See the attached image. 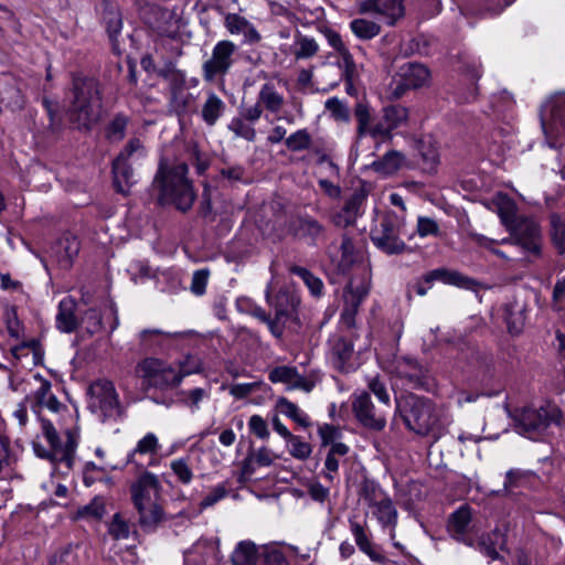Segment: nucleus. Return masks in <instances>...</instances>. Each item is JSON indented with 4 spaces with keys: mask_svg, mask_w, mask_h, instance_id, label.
I'll use <instances>...</instances> for the list:
<instances>
[{
    "mask_svg": "<svg viewBox=\"0 0 565 565\" xmlns=\"http://www.w3.org/2000/svg\"><path fill=\"white\" fill-rule=\"evenodd\" d=\"M30 403L33 413L41 422L42 433L50 445V449L46 450L34 441V452L40 458H50L53 461L65 463L66 468L70 469L78 444L77 429H67L64 434V440H61L51 422L42 417L44 409L57 414L66 407L52 393L51 383L47 381H41L40 387L30 397Z\"/></svg>",
    "mask_w": 565,
    "mask_h": 565,
    "instance_id": "nucleus-1",
    "label": "nucleus"
},
{
    "mask_svg": "<svg viewBox=\"0 0 565 565\" xmlns=\"http://www.w3.org/2000/svg\"><path fill=\"white\" fill-rule=\"evenodd\" d=\"M492 204L502 224L510 232L511 237L495 241L486 236H478L479 245L503 259H509V257L498 248L499 245L515 244L521 246L525 253L537 256L541 252L542 243L539 225L531 218L518 217L516 205L507 194H495L492 199Z\"/></svg>",
    "mask_w": 565,
    "mask_h": 565,
    "instance_id": "nucleus-2",
    "label": "nucleus"
},
{
    "mask_svg": "<svg viewBox=\"0 0 565 565\" xmlns=\"http://www.w3.org/2000/svg\"><path fill=\"white\" fill-rule=\"evenodd\" d=\"M161 490L158 476L147 470L130 484L131 501L142 526H154L162 521L163 509L159 502Z\"/></svg>",
    "mask_w": 565,
    "mask_h": 565,
    "instance_id": "nucleus-3",
    "label": "nucleus"
},
{
    "mask_svg": "<svg viewBox=\"0 0 565 565\" xmlns=\"http://www.w3.org/2000/svg\"><path fill=\"white\" fill-rule=\"evenodd\" d=\"M186 174L188 166L184 162L170 168L161 163L154 179V183L160 189V201L171 203L183 212L191 209L195 199L192 183Z\"/></svg>",
    "mask_w": 565,
    "mask_h": 565,
    "instance_id": "nucleus-4",
    "label": "nucleus"
},
{
    "mask_svg": "<svg viewBox=\"0 0 565 565\" xmlns=\"http://www.w3.org/2000/svg\"><path fill=\"white\" fill-rule=\"evenodd\" d=\"M72 97L68 109L72 121L87 127L98 119L102 104L98 85L93 77L76 76L73 81Z\"/></svg>",
    "mask_w": 565,
    "mask_h": 565,
    "instance_id": "nucleus-5",
    "label": "nucleus"
},
{
    "mask_svg": "<svg viewBox=\"0 0 565 565\" xmlns=\"http://www.w3.org/2000/svg\"><path fill=\"white\" fill-rule=\"evenodd\" d=\"M561 412L555 405L539 408L524 407L513 414L516 431L532 440H541L553 425L559 423Z\"/></svg>",
    "mask_w": 565,
    "mask_h": 565,
    "instance_id": "nucleus-6",
    "label": "nucleus"
},
{
    "mask_svg": "<svg viewBox=\"0 0 565 565\" xmlns=\"http://www.w3.org/2000/svg\"><path fill=\"white\" fill-rule=\"evenodd\" d=\"M360 499L383 527H391L390 536L394 541L398 513L388 494L376 483L365 481L360 491Z\"/></svg>",
    "mask_w": 565,
    "mask_h": 565,
    "instance_id": "nucleus-7",
    "label": "nucleus"
},
{
    "mask_svg": "<svg viewBox=\"0 0 565 565\" xmlns=\"http://www.w3.org/2000/svg\"><path fill=\"white\" fill-rule=\"evenodd\" d=\"M146 157V149L140 139H131L125 149L113 162L114 185L120 193H128L137 182V174L132 168Z\"/></svg>",
    "mask_w": 565,
    "mask_h": 565,
    "instance_id": "nucleus-8",
    "label": "nucleus"
},
{
    "mask_svg": "<svg viewBox=\"0 0 565 565\" xmlns=\"http://www.w3.org/2000/svg\"><path fill=\"white\" fill-rule=\"evenodd\" d=\"M405 231V217L395 212H387L371 232L373 244L386 254L402 253L406 245L401 236Z\"/></svg>",
    "mask_w": 565,
    "mask_h": 565,
    "instance_id": "nucleus-9",
    "label": "nucleus"
},
{
    "mask_svg": "<svg viewBox=\"0 0 565 565\" xmlns=\"http://www.w3.org/2000/svg\"><path fill=\"white\" fill-rule=\"evenodd\" d=\"M88 407L102 422L116 420L122 413L116 388L106 380L96 381L89 386Z\"/></svg>",
    "mask_w": 565,
    "mask_h": 565,
    "instance_id": "nucleus-10",
    "label": "nucleus"
},
{
    "mask_svg": "<svg viewBox=\"0 0 565 565\" xmlns=\"http://www.w3.org/2000/svg\"><path fill=\"white\" fill-rule=\"evenodd\" d=\"M402 416L406 426L419 435L429 434L438 423L435 405L418 396H409L405 401Z\"/></svg>",
    "mask_w": 565,
    "mask_h": 565,
    "instance_id": "nucleus-11",
    "label": "nucleus"
},
{
    "mask_svg": "<svg viewBox=\"0 0 565 565\" xmlns=\"http://www.w3.org/2000/svg\"><path fill=\"white\" fill-rule=\"evenodd\" d=\"M137 370L145 383L162 391L181 384L175 366L159 359H145Z\"/></svg>",
    "mask_w": 565,
    "mask_h": 565,
    "instance_id": "nucleus-12",
    "label": "nucleus"
},
{
    "mask_svg": "<svg viewBox=\"0 0 565 565\" xmlns=\"http://www.w3.org/2000/svg\"><path fill=\"white\" fill-rule=\"evenodd\" d=\"M370 291V276L365 268L361 278H352L344 294L345 308L342 311V321L352 327L359 305Z\"/></svg>",
    "mask_w": 565,
    "mask_h": 565,
    "instance_id": "nucleus-13",
    "label": "nucleus"
},
{
    "mask_svg": "<svg viewBox=\"0 0 565 565\" xmlns=\"http://www.w3.org/2000/svg\"><path fill=\"white\" fill-rule=\"evenodd\" d=\"M386 370L413 388L423 386L426 381L425 367L414 359L395 358L388 362Z\"/></svg>",
    "mask_w": 565,
    "mask_h": 565,
    "instance_id": "nucleus-14",
    "label": "nucleus"
},
{
    "mask_svg": "<svg viewBox=\"0 0 565 565\" xmlns=\"http://www.w3.org/2000/svg\"><path fill=\"white\" fill-rule=\"evenodd\" d=\"M352 406L356 419L364 427L373 430H382L385 427V414L375 409L367 393L363 392L356 395Z\"/></svg>",
    "mask_w": 565,
    "mask_h": 565,
    "instance_id": "nucleus-15",
    "label": "nucleus"
},
{
    "mask_svg": "<svg viewBox=\"0 0 565 565\" xmlns=\"http://www.w3.org/2000/svg\"><path fill=\"white\" fill-rule=\"evenodd\" d=\"M362 13H374L386 24L394 25L405 14L403 0H365L360 4Z\"/></svg>",
    "mask_w": 565,
    "mask_h": 565,
    "instance_id": "nucleus-16",
    "label": "nucleus"
},
{
    "mask_svg": "<svg viewBox=\"0 0 565 565\" xmlns=\"http://www.w3.org/2000/svg\"><path fill=\"white\" fill-rule=\"evenodd\" d=\"M289 232L294 236L315 245L324 235L326 228L311 215L299 213L290 220Z\"/></svg>",
    "mask_w": 565,
    "mask_h": 565,
    "instance_id": "nucleus-17",
    "label": "nucleus"
},
{
    "mask_svg": "<svg viewBox=\"0 0 565 565\" xmlns=\"http://www.w3.org/2000/svg\"><path fill=\"white\" fill-rule=\"evenodd\" d=\"M100 22L105 28L108 39L111 43L113 51L116 54L120 53L119 36L121 34L124 21L122 13L117 2H106L99 9Z\"/></svg>",
    "mask_w": 565,
    "mask_h": 565,
    "instance_id": "nucleus-18",
    "label": "nucleus"
},
{
    "mask_svg": "<svg viewBox=\"0 0 565 565\" xmlns=\"http://www.w3.org/2000/svg\"><path fill=\"white\" fill-rule=\"evenodd\" d=\"M81 244L75 235L65 233L51 247L50 257L62 268L70 269L77 257Z\"/></svg>",
    "mask_w": 565,
    "mask_h": 565,
    "instance_id": "nucleus-19",
    "label": "nucleus"
},
{
    "mask_svg": "<svg viewBox=\"0 0 565 565\" xmlns=\"http://www.w3.org/2000/svg\"><path fill=\"white\" fill-rule=\"evenodd\" d=\"M268 379L271 383H282L287 390H300L306 393L312 391L315 382L301 375L296 367L280 365L270 370Z\"/></svg>",
    "mask_w": 565,
    "mask_h": 565,
    "instance_id": "nucleus-20",
    "label": "nucleus"
},
{
    "mask_svg": "<svg viewBox=\"0 0 565 565\" xmlns=\"http://www.w3.org/2000/svg\"><path fill=\"white\" fill-rule=\"evenodd\" d=\"M329 358L333 366L340 372L353 370V345L342 335L334 333L329 339Z\"/></svg>",
    "mask_w": 565,
    "mask_h": 565,
    "instance_id": "nucleus-21",
    "label": "nucleus"
},
{
    "mask_svg": "<svg viewBox=\"0 0 565 565\" xmlns=\"http://www.w3.org/2000/svg\"><path fill=\"white\" fill-rule=\"evenodd\" d=\"M408 117L407 108L396 105L384 109L383 118L372 128L374 139L391 138V131L403 125Z\"/></svg>",
    "mask_w": 565,
    "mask_h": 565,
    "instance_id": "nucleus-22",
    "label": "nucleus"
},
{
    "mask_svg": "<svg viewBox=\"0 0 565 565\" xmlns=\"http://www.w3.org/2000/svg\"><path fill=\"white\" fill-rule=\"evenodd\" d=\"M159 449L160 443L157 435L153 433H147L137 441L135 448L128 452L127 463L135 465L136 467L143 469V465L139 459L143 456H148L150 460L147 466H156L157 461L153 459V457L158 454Z\"/></svg>",
    "mask_w": 565,
    "mask_h": 565,
    "instance_id": "nucleus-23",
    "label": "nucleus"
},
{
    "mask_svg": "<svg viewBox=\"0 0 565 565\" xmlns=\"http://www.w3.org/2000/svg\"><path fill=\"white\" fill-rule=\"evenodd\" d=\"M429 82V73H395L388 87V96L399 98L409 88H420Z\"/></svg>",
    "mask_w": 565,
    "mask_h": 565,
    "instance_id": "nucleus-24",
    "label": "nucleus"
},
{
    "mask_svg": "<svg viewBox=\"0 0 565 565\" xmlns=\"http://www.w3.org/2000/svg\"><path fill=\"white\" fill-rule=\"evenodd\" d=\"M236 46L233 42L223 40L215 44L212 57L204 63V71H228L234 62Z\"/></svg>",
    "mask_w": 565,
    "mask_h": 565,
    "instance_id": "nucleus-25",
    "label": "nucleus"
},
{
    "mask_svg": "<svg viewBox=\"0 0 565 565\" xmlns=\"http://www.w3.org/2000/svg\"><path fill=\"white\" fill-rule=\"evenodd\" d=\"M565 106V95L558 94L547 100L541 110V121L544 134L548 137L554 134L557 120L562 119V109Z\"/></svg>",
    "mask_w": 565,
    "mask_h": 565,
    "instance_id": "nucleus-26",
    "label": "nucleus"
},
{
    "mask_svg": "<svg viewBox=\"0 0 565 565\" xmlns=\"http://www.w3.org/2000/svg\"><path fill=\"white\" fill-rule=\"evenodd\" d=\"M350 530L358 547L366 554L371 561L381 564H385L387 562V558L376 550L369 539L364 525L359 523L356 520L350 519Z\"/></svg>",
    "mask_w": 565,
    "mask_h": 565,
    "instance_id": "nucleus-27",
    "label": "nucleus"
},
{
    "mask_svg": "<svg viewBox=\"0 0 565 565\" xmlns=\"http://www.w3.org/2000/svg\"><path fill=\"white\" fill-rule=\"evenodd\" d=\"M224 24L231 34H242L245 42L256 43L260 40V35L255 26L237 13L226 14Z\"/></svg>",
    "mask_w": 565,
    "mask_h": 565,
    "instance_id": "nucleus-28",
    "label": "nucleus"
},
{
    "mask_svg": "<svg viewBox=\"0 0 565 565\" xmlns=\"http://www.w3.org/2000/svg\"><path fill=\"white\" fill-rule=\"evenodd\" d=\"M362 191L354 192L345 202L343 209L334 215L333 221L338 226H349L355 222L361 214V207L365 201Z\"/></svg>",
    "mask_w": 565,
    "mask_h": 565,
    "instance_id": "nucleus-29",
    "label": "nucleus"
},
{
    "mask_svg": "<svg viewBox=\"0 0 565 565\" xmlns=\"http://www.w3.org/2000/svg\"><path fill=\"white\" fill-rule=\"evenodd\" d=\"M439 281L445 285L450 286H459V274L454 270H448L446 268H438L427 273L422 281H418L415 286V290L417 295L425 296L430 286L435 282Z\"/></svg>",
    "mask_w": 565,
    "mask_h": 565,
    "instance_id": "nucleus-30",
    "label": "nucleus"
},
{
    "mask_svg": "<svg viewBox=\"0 0 565 565\" xmlns=\"http://www.w3.org/2000/svg\"><path fill=\"white\" fill-rule=\"evenodd\" d=\"M184 332H166L160 329H146L139 333L140 345L146 350L163 348L170 341L184 337Z\"/></svg>",
    "mask_w": 565,
    "mask_h": 565,
    "instance_id": "nucleus-31",
    "label": "nucleus"
},
{
    "mask_svg": "<svg viewBox=\"0 0 565 565\" xmlns=\"http://www.w3.org/2000/svg\"><path fill=\"white\" fill-rule=\"evenodd\" d=\"M203 556L202 562H206L209 558L218 557V541L217 540H200L193 547L184 555V565H195L196 556Z\"/></svg>",
    "mask_w": 565,
    "mask_h": 565,
    "instance_id": "nucleus-32",
    "label": "nucleus"
},
{
    "mask_svg": "<svg viewBox=\"0 0 565 565\" xmlns=\"http://www.w3.org/2000/svg\"><path fill=\"white\" fill-rule=\"evenodd\" d=\"M75 301L71 297H66L60 301L58 312L56 315V326L63 332H72L77 327L75 316Z\"/></svg>",
    "mask_w": 565,
    "mask_h": 565,
    "instance_id": "nucleus-33",
    "label": "nucleus"
},
{
    "mask_svg": "<svg viewBox=\"0 0 565 565\" xmlns=\"http://www.w3.org/2000/svg\"><path fill=\"white\" fill-rule=\"evenodd\" d=\"M349 451V447L345 444H333L326 457L323 477L333 482L338 477L340 458L344 457Z\"/></svg>",
    "mask_w": 565,
    "mask_h": 565,
    "instance_id": "nucleus-34",
    "label": "nucleus"
},
{
    "mask_svg": "<svg viewBox=\"0 0 565 565\" xmlns=\"http://www.w3.org/2000/svg\"><path fill=\"white\" fill-rule=\"evenodd\" d=\"M275 459H277V456H275L270 449L260 447L248 455V457L244 460L243 472L246 475H252L255 470V467H268L275 461Z\"/></svg>",
    "mask_w": 565,
    "mask_h": 565,
    "instance_id": "nucleus-35",
    "label": "nucleus"
},
{
    "mask_svg": "<svg viewBox=\"0 0 565 565\" xmlns=\"http://www.w3.org/2000/svg\"><path fill=\"white\" fill-rule=\"evenodd\" d=\"M258 559V550L254 542H239L232 553L233 565H256Z\"/></svg>",
    "mask_w": 565,
    "mask_h": 565,
    "instance_id": "nucleus-36",
    "label": "nucleus"
},
{
    "mask_svg": "<svg viewBox=\"0 0 565 565\" xmlns=\"http://www.w3.org/2000/svg\"><path fill=\"white\" fill-rule=\"evenodd\" d=\"M406 163L403 153L398 151H388L381 160L372 163L374 170L379 173L388 175L399 170Z\"/></svg>",
    "mask_w": 565,
    "mask_h": 565,
    "instance_id": "nucleus-37",
    "label": "nucleus"
},
{
    "mask_svg": "<svg viewBox=\"0 0 565 565\" xmlns=\"http://www.w3.org/2000/svg\"><path fill=\"white\" fill-rule=\"evenodd\" d=\"M278 407L285 416L292 419L299 426L303 428L310 426L309 416L295 403L288 401L287 398H280L278 401Z\"/></svg>",
    "mask_w": 565,
    "mask_h": 565,
    "instance_id": "nucleus-38",
    "label": "nucleus"
},
{
    "mask_svg": "<svg viewBox=\"0 0 565 565\" xmlns=\"http://www.w3.org/2000/svg\"><path fill=\"white\" fill-rule=\"evenodd\" d=\"M350 29L361 40H371L381 32V26L366 19H354L350 23Z\"/></svg>",
    "mask_w": 565,
    "mask_h": 565,
    "instance_id": "nucleus-39",
    "label": "nucleus"
},
{
    "mask_svg": "<svg viewBox=\"0 0 565 565\" xmlns=\"http://www.w3.org/2000/svg\"><path fill=\"white\" fill-rule=\"evenodd\" d=\"M224 103L215 94H211L202 108V118L209 125L213 126L224 110Z\"/></svg>",
    "mask_w": 565,
    "mask_h": 565,
    "instance_id": "nucleus-40",
    "label": "nucleus"
},
{
    "mask_svg": "<svg viewBox=\"0 0 565 565\" xmlns=\"http://www.w3.org/2000/svg\"><path fill=\"white\" fill-rule=\"evenodd\" d=\"M504 543V535L499 531H494L487 540L482 539L479 542V548L490 559H497Z\"/></svg>",
    "mask_w": 565,
    "mask_h": 565,
    "instance_id": "nucleus-41",
    "label": "nucleus"
},
{
    "mask_svg": "<svg viewBox=\"0 0 565 565\" xmlns=\"http://www.w3.org/2000/svg\"><path fill=\"white\" fill-rule=\"evenodd\" d=\"M258 103L263 104L268 111L278 113L284 105V98L271 85L266 84L259 92Z\"/></svg>",
    "mask_w": 565,
    "mask_h": 565,
    "instance_id": "nucleus-42",
    "label": "nucleus"
},
{
    "mask_svg": "<svg viewBox=\"0 0 565 565\" xmlns=\"http://www.w3.org/2000/svg\"><path fill=\"white\" fill-rule=\"evenodd\" d=\"M177 374L180 376V383L185 376L201 373L203 370V362L200 356L194 354H186L178 362L175 366Z\"/></svg>",
    "mask_w": 565,
    "mask_h": 565,
    "instance_id": "nucleus-43",
    "label": "nucleus"
},
{
    "mask_svg": "<svg viewBox=\"0 0 565 565\" xmlns=\"http://www.w3.org/2000/svg\"><path fill=\"white\" fill-rule=\"evenodd\" d=\"M106 513V502L102 497H95L88 504L76 512L78 519L100 520Z\"/></svg>",
    "mask_w": 565,
    "mask_h": 565,
    "instance_id": "nucleus-44",
    "label": "nucleus"
},
{
    "mask_svg": "<svg viewBox=\"0 0 565 565\" xmlns=\"http://www.w3.org/2000/svg\"><path fill=\"white\" fill-rule=\"evenodd\" d=\"M318 52L317 42L308 36L298 35L294 43L296 58H309Z\"/></svg>",
    "mask_w": 565,
    "mask_h": 565,
    "instance_id": "nucleus-45",
    "label": "nucleus"
},
{
    "mask_svg": "<svg viewBox=\"0 0 565 565\" xmlns=\"http://www.w3.org/2000/svg\"><path fill=\"white\" fill-rule=\"evenodd\" d=\"M286 444L289 454L298 460L308 459L312 452L311 445L307 441H303L299 436L294 435L286 441Z\"/></svg>",
    "mask_w": 565,
    "mask_h": 565,
    "instance_id": "nucleus-46",
    "label": "nucleus"
},
{
    "mask_svg": "<svg viewBox=\"0 0 565 565\" xmlns=\"http://www.w3.org/2000/svg\"><path fill=\"white\" fill-rule=\"evenodd\" d=\"M299 305V299L287 291H280L276 296L275 307L278 316H287L291 313Z\"/></svg>",
    "mask_w": 565,
    "mask_h": 565,
    "instance_id": "nucleus-47",
    "label": "nucleus"
},
{
    "mask_svg": "<svg viewBox=\"0 0 565 565\" xmlns=\"http://www.w3.org/2000/svg\"><path fill=\"white\" fill-rule=\"evenodd\" d=\"M291 271L303 280L313 296H320L322 294V280L311 274L308 269L296 266L291 269Z\"/></svg>",
    "mask_w": 565,
    "mask_h": 565,
    "instance_id": "nucleus-48",
    "label": "nucleus"
},
{
    "mask_svg": "<svg viewBox=\"0 0 565 565\" xmlns=\"http://www.w3.org/2000/svg\"><path fill=\"white\" fill-rule=\"evenodd\" d=\"M286 146L291 151L306 150L311 145V137L306 129H299L286 139Z\"/></svg>",
    "mask_w": 565,
    "mask_h": 565,
    "instance_id": "nucleus-49",
    "label": "nucleus"
},
{
    "mask_svg": "<svg viewBox=\"0 0 565 565\" xmlns=\"http://www.w3.org/2000/svg\"><path fill=\"white\" fill-rule=\"evenodd\" d=\"M108 532L115 540H126L129 537L130 526L119 513H116L109 523Z\"/></svg>",
    "mask_w": 565,
    "mask_h": 565,
    "instance_id": "nucleus-50",
    "label": "nucleus"
},
{
    "mask_svg": "<svg viewBox=\"0 0 565 565\" xmlns=\"http://www.w3.org/2000/svg\"><path fill=\"white\" fill-rule=\"evenodd\" d=\"M355 117L358 120L359 136H365V135L372 136V128L374 126H371V114H370L367 106H365L363 104H359L355 108Z\"/></svg>",
    "mask_w": 565,
    "mask_h": 565,
    "instance_id": "nucleus-51",
    "label": "nucleus"
},
{
    "mask_svg": "<svg viewBox=\"0 0 565 565\" xmlns=\"http://www.w3.org/2000/svg\"><path fill=\"white\" fill-rule=\"evenodd\" d=\"M18 456L10 447L9 439L0 434V471L15 463Z\"/></svg>",
    "mask_w": 565,
    "mask_h": 565,
    "instance_id": "nucleus-52",
    "label": "nucleus"
},
{
    "mask_svg": "<svg viewBox=\"0 0 565 565\" xmlns=\"http://www.w3.org/2000/svg\"><path fill=\"white\" fill-rule=\"evenodd\" d=\"M184 394V403L192 413L199 411L201 407V403L210 397V392L201 387L189 390Z\"/></svg>",
    "mask_w": 565,
    "mask_h": 565,
    "instance_id": "nucleus-53",
    "label": "nucleus"
},
{
    "mask_svg": "<svg viewBox=\"0 0 565 565\" xmlns=\"http://www.w3.org/2000/svg\"><path fill=\"white\" fill-rule=\"evenodd\" d=\"M228 129L234 132L236 137L244 138L248 141H253L256 136L255 129L241 118H233L228 125Z\"/></svg>",
    "mask_w": 565,
    "mask_h": 565,
    "instance_id": "nucleus-54",
    "label": "nucleus"
},
{
    "mask_svg": "<svg viewBox=\"0 0 565 565\" xmlns=\"http://www.w3.org/2000/svg\"><path fill=\"white\" fill-rule=\"evenodd\" d=\"M170 467L180 482L188 484L192 481L193 472L185 459H175L171 461Z\"/></svg>",
    "mask_w": 565,
    "mask_h": 565,
    "instance_id": "nucleus-55",
    "label": "nucleus"
},
{
    "mask_svg": "<svg viewBox=\"0 0 565 565\" xmlns=\"http://www.w3.org/2000/svg\"><path fill=\"white\" fill-rule=\"evenodd\" d=\"M227 493H228V489L224 483L213 487L210 490V492L204 497V499L201 501L200 508L206 509V508L214 505L215 503H217L218 501L224 499L227 495Z\"/></svg>",
    "mask_w": 565,
    "mask_h": 565,
    "instance_id": "nucleus-56",
    "label": "nucleus"
},
{
    "mask_svg": "<svg viewBox=\"0 0 565 565\" xmlns=\"http://www.w3.org/2000/svg\"><path fill=\"white\" fill-rule=\"evenodd\" d=\"M530 479V473L520 469H511L505 475L504 488L507 490L521 487Z\"/></svg>",
    "mask_w": 565,
    "mask_h": 565,
    "instance_id": "nucleus-57",
    "label": "nucleus"
},
{
    "mask_svg": "<svg viewBox=\"0 0 565 565\" xmlns=\"http://www.w3.org/2000/svg\"><path fill=\"white\" fill-rule=\"evenodd\" d=\"M417 234L420 237L437 236L439 234V226L435 220L419 216L417 218Z\"/></svg>",
    "mask_w": 565,
    "mask_h": 565,
    "instance_id": "nucleus-58",
    "label": "nucleus"
},
{
    "mask_svg": "<svg viewBox=\"0 0 565 565\" xmlns=\"http://www.w3.org/2000/svg\"><path fill=\"white\" fill-rule=\"evenodd\" d=\"M210 277V270L206 268L195 270L192 276L191 291L198 296L205 292L207 280Z\"/></svg>",
    "mask_w": 565,
    "mask_h": 565,
    "instance_id": "nucleus-59",
    "label": "nucleus"
},
{
    "mask_svg": "<svg viewBox=\"0 0 565 565\" xmlns=\"http://www.w3.org/2000/svg\"><path fill=\"white\" fill-rule=\"evenodd\" d=\"M248 428L249 431L259 439H268L270 435L266 420L259 415L250 416L248 420Z\"/></svg>",
    "mask_w": 565,
    "mask_h": 565,
    "instance_id": "nucleus-60",
    "label": "nucleus"
},
{
    "mask_svg": "<svg viewBox=\"0 0 565 565\" xmlns=\"http://www.w3.org/2000/svg\"><path fill=\"white\" fill-rule=\"evenodd\" d=\"M262 382L237 383L230 387V394L235 398H245L259 390Z\"/></svg>",
    "mask_w": 565,
    "mask_h": 565,
    "instance_id": "nucleus-61",
    "label": "nucleus"
},
{
    "mask_svg": "<svg viewBox=\"0 0 565 565\" xmlns=\"http://www.w3.org/2000/svg\"><path fill=\"white\" fill-rule=\"evenodd\" d=\"M318 433L323 446L330 445L331 447L333 444H340L337 440L341 437V433L335 426L324 424L319 427Z\"/></svg>",
    "mask_w": 565,
    "mask_h": 565,
    "instance_id": "nucleus-62",
    "label": "nucleus"
},
{
    "mask_svg": "<svg viewBox=\"0 0 565 565\" xmlns=\"http://www.w3.org/2000/svg\"><path fill=\"white\" fill-rule=\"evenodd\" d=\"M105 468L97 467L94 462H87L83 471V481L86 487H90L97 480H102Z\"/></svg>",
    "mask_w": 565,
    "mask_h": 565,
    "instance_id": "nucleus-63",
    "label": "nucleus"
},
{
    "mask_svg": "<svg viewBox=\"0 0 565 565\" xmlns=\"http://www.w3.org/2000/svg\"><path fill=\"white\" fill-rule=\"evenodd\" d=\"M83 323L89 333H95L102 329V317L96 309H89L83 317Z\"/></svg>",
    "mask_w": 565,
    "mask_h": 565,
    "instance_id": "nucleus-64",
    "label": "nucleus"
}]
</instances>
